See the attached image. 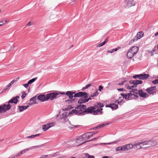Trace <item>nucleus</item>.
Masks as SVG:
<instances>
[{"instance_id": "1", "label": "nucleus", "mask_w": 158, "mask_h": 158, "mask_svg": "<svg viewBox=\"0 0 158 158\" xmlns=\"http://www.w3.org/2000/svg\"><path fill=\"white\" fill-rule=\"evenodd\" d=\"M96 106L94 107H90L87 109H86V106L85 105H80L77 106V110H73L70 111L69 113V114H82L84 113H87L88 114H91L93 115H96L98 114H102V108L98 109L97 110H95Z\"/></svg>"}, {"instance_id": "2", "label": "nucleus", "mask_w": 158, "mask_h": 158, "mask_svg": "<svg viewBox=\"0 0 158 158\" xmlns=\"http://www.w3.org/2000/svg\"><path fill=\"white\" fill-rule=\"evenodd\" d=\"M157 142L155 140H147L139 142L133 145L137 149L147 148L152 147L157 145Z\"/></svg>"}, {"instance_id": "3", "label": "nucleus", "mask_w": 158, "mask_h": 158, "mask_svg": "<svg viewBox=\"0 0 158 158\" xmlns=\"http://www.w3.org/2000/svg\"><path fill=\"white\" fill-rule=\"evenodd\" d=\"M138 50L139 48L136 46L131 48L127 51V56L128 58L131 59L137 53Z\"/></svg>"}, {"instance_id": "4", "label": "nucleus", "mask_w": 158, "mask_h": 158, "mask_svg": "<svg viewBox=\"0 0 158 158\" xmlns=\"http://www.w3.org/2000/svg\"><path fill=\"white\" fill-rule=\"evenodd\" d=\"M43 144H42L40 145L36 146H34L31 147L30 148H25V149H23V150L20 151L19 152L18 154H17V156H20L22 154L25 153L27 152L28 151H29L30 150H31L33 148H39L41 147L42 146Z\"/></svg>"}, {"instance_id": "5", "label": "nucleus", "mask_w": 158, "mask_h": 158, "mask_svg": "<svg viewBox=\"0 0 158 158\" xmlns=\"http://www.w3.org/2000/svg\"><path fill=\"white\" fill-rule=\"evenodd\" d=\"M12 106L9 104L0 105V113H3L10 110Z\"/></svg>"}, {"instance_id": "6", "label": "nucleus", "mask_w": 158, "mask_h": 158, "mask_svg": "<svg viewBox=\"0 0 158 158\" xmlns=\"http://www.w3.org/2000/svg\"><path fill=\"white\" fill-rule=\"evenodd\" d=\"M124 3L125 4L126 7L128 8L134 6L136 4L135 0H125Z\"/></svg>"}, {"instance_id": "7", "label": "nucleus", "mask_w": 158, "mask_h": 158, "mask_svg": "<svg viewBox=\"0 0 158 158\" xmlns=\"http://www.w3.org/2000/svg\"><path fill=\"white\" fill-rule=\"evenodd\" d=\"M73 96L74 97H81L80 98H88L89 94L85 92H80L77 93H75Z\"/></svg>"}, {"instance_id": "8", "label": "nucleus", "mask_w": 158, "mask_h": 158, "mask_svg": "<svg viewBox=\"0 0 158 158\" xmlns=\"http://www.w3.org/2000/svg\"><path fill=\"white\" fill-rule=\"evenodd\" d=\"M149 76L148 74L144 73L143 74H140L136 75L133 77L134 78H138L139 79L145 80L148 79Z\"/></svg>"}, {"instance_id": "9", "label": "nucleus", "mask_w": 158, "mask_h": 158, "mask_svg": "<svg viewBox=\"0 0 158 158\" xmlns=\"http://www.w3.org/2000/svg\"><path fill=\"white\" fill-rule=\"evenodd\" d=\"M59 94V93L57 92H53L48 94L46 95L47 99V100L49 99L52 100L55 98Z\"/></svg>"}, {"instance_id": "10", "label": "nucleus", "mask_w": 158, "mask_h": 158, "mask_svg": "<svg viewBox=\"0 0 158 158\" xmlns=\"http://www.w3.org/2000/svg\"><path fill=\"white\" fill-rule=\"evenodd\" d=\"M146 91L150 94L154 95L156 94V87L154 86L148 88L146 89Z\"/></svg>"}, {"instance_id": "11", "label": "nucleus", "mask_w": 158, "mask_h": 158, "mask_svg": "<svg viewBox=\"0 0 158 158\" xmlns=\"http://www.w3.org/2000/svg\"><path fill=\"white\" fill-rule=\"evenodd\" d=\"M81 135L78 137L76 139V142L77 144L76 145V146H79L87 142V141H85V139L83 138H82V140H80L81 139L80 138V137L81 138Z\"/></svg>"}, {"instance_id": "12", "label": "nucleus", "mask_w": 158, "mask_h": 158, "mask_svg": "<svg viewBox=\"0 0 158 158\" xmlns=\"http://www.w3.org/2000/svg\"><path fill=\"white\" fill-rule=\"evenodd\" d=\"M55 125L54 123H51L46 125H43L42 126V130L45 131L50 127L53 126Z\"/></svg>"}, {"instance_id": "13", "label": "nucleus", "mask_w": 158, "mask_h": 158, "mask_svg": "<svg viewBox=\"0 0 158 158\" xmlns=\"http://www.w3.org/2000/svg\"><path fill=\"white\" fill-rule=\"evenodd\" d=\"M19 98V97L18 96H17L15 97H13L8 101V103L10 104V103H13L15 104H16L18 101V99Z\"/></svg>"}, {"instance_id": "14", "label": "nucleus", "mask_w": 158, "mask_h": 158, "mask_svg": "<svg viewBox=\"0 0 158 158\" xmlns=\"http://www.w3.org/2000/svg\"><path fill=\"white\" fill-rule=\"evenodd\" d=\"M91 98L89 97L88 98H80L78 101V103L81 104L88 102L89 100L91 99Z\"/></svg>"}, {"instance_id": "15", "label": "nucleus", "mask_w": 158, "mask_h": 158, "mask_svg": "<svg viewBox=\"0 0 158 158\" xmlns=\"http://www.w3.org/2000/svg\"><path fill=\"white\" fill-rule=\"evenodd\" d=\"M138 94L140 97L142 98H145L148 97V95L147 93L144 92L142 90H139Z\"/></svg>"}, {"instance_id": "16", "label": "nucleus", "mask_w": 158, "mask_h": 158, "mask_svg": "<svg viewBox=\"0 0 158 158\" xmlns=\"http://www.w3.org/2000/svg\"><path fill=\"white\" fill-rule=\"evenodd\" d=\"M75 93V92L72 91H68L66 92L65 94L69 97V99L72 100V101H74V99L73 98L74 97L73 94Z\"/></svg>"}, {"instance_id": "17", "label": "nucleus", "mask_w": 158, "mask_h": 158, "mask_svg": "<svg viewBox=\"0 0 158 158\" xmlns=\"http://www.w3.org/2000/svg\"><path fill=\"white\" fill-rule=\"evenodd\" d=\"M124 151H127L132 148L134 146L132 143H129L123 146Z\"/></svg>"}, {"instance_id": "18", "label": "nucleus", "mask_w": 158, "mask_h": 158, "mask_svg": "<svg viewBox=\"0 0 158 158\" xmlns=\"http://www.w3.org/2000/svg\"><path fill=\"white\" fill-rule=\"evenodd\" d=\"M143 35V33L142 32H139L137 33L136 36L133 39V41H135L138 39H140L142 37Z\"/></svg>"}, {"instance_id": "19", "label": "nucleus", "mask_w": 158, "mask_h": 158, "mask_svg": "<svg viewBox=\"0 0 158 158\" xmlns=\"http://www.w3.org/2000/svg\"><path fill=\"white\" fill-rule=\"evenodd\" d=\"M106 107H110L113 110H115L118 108V105L114 103H112L106 105Z\"/></svg>"}, {"instance_id": "20", "label": "nucleus", "mask_w": 158, "mask_h": 158, "mask_svg": "<svg viewBox=\"0 0 158 158\" xmlns=\"http://www.w3.org/2000/svg\"><path fill=\"white\" fill-rule=\"evenodd\" d=\"M36 96H35L31 98L29 102H28L27 104L29 105H31L35 104H36Z\"/></svg>"}, {"instance_id": "21", "label": "nucleus", "mask_w": 158, "mask_h": 158, "mask_svg": "<svg viewBox=\"0 0 158 158\" xmlns=\"http://www.w3.org/2000/svg\"><path fill=\"white\" fill-rule=\"evenodd\" d=\"M37 99L41 102L47 101L46 96L44 95H40L38 96Z\"/></svg>"}, {"instance_id": "22", "label": "nucleus", "mask_w": 158, "mask_h": 158, "mask_svg": "<svg viewBox=\"0 0 158 158\" xmlns=\"http://www.w3.org/2000/svg\"><path fill=\"white\" fill-rule=\"evenodd\" d=\"M121 96H123V98L125 99H129L130 96H131L132 95H135V94H132L131 93H129L127 94H124L121 93Z\"/></svg>"}, {"instance_id": "23", "label": "nucleus", "mask_w": 158, "mask_h": 158, "mask_svg": "<svg viewBox=\"0 0 158 158\" xmlns=\"http://www.w3.org/2000/svg\"><path fill=\"white\" fill-rule=\"evenodd\" d=\"M29 107V106H18V108L19 112H21L24 110L27 109L28 107Z\"/></svg>"}, {"instance_id": "24", "label": "nucleus", "mask_w": 158, "mask_h": 158, "mask_svg": "<svg viewBox=\"0 0 158 158\" xmlns=\"http://www.w3.org/2000/svg\"><path fill=\"white\" fill-rule=\"evenodd\" d=\"M68 116V115H67V113L65 112L62 115H60V117L61 119H65L64 120L67 121L68 120L67 119H66V118Z\"/></svg>"}, {"instance_id": "25", "label": "nucleus", "mask_w": 158, "mask_h": 158, "mask_svg": "<svg viewBox=\"0 0 158 158\" xmlns=\"http://www.w3.org/2000/svg\"><path fill=\"white\" fill-rule=\"evenodd\" d=\"M90 137L89 136L88 134L87 133H85L83 135H81V138L80 137V140H82V138H84L85 139L86 138H87V139H89Z\"/></svg>"}, {"instance_id": "26", "label": "nucleus", "mask_w": 158, "mask_h": 158, "mask_svg": "<svg viewBox=\"0 0 158 158\" xmlns=\"http://www.w3.org/2000/svg\"><path fill=\"white\" fill-rule=\"evenodd\" d=\"M104 106V105L103 104L98 103H97V105H95L93 107H94L95 106H96V107H97V108H95V110H97L98 109H98L99 108L103 107Z\"/></svg>"}, {"instance_id": "27", "label": "nucleus", "mask_w": 158, "mask_h": 158, "mask_svg": "<svg viewBox=\"0 0 158 158\" xmlns=\"http://www.w3.org/2000/svg\"><path fill=\"white\" fill-rule=\"evenodd\" d=\"M123 146L121 147H119L115 148V150L116 152L118 151H124Z\"/></svg>"}, {"instance_id": "28", "label": "nucleus", "mask_w": 158, "mask_h": 158, "mask_svg": "<svg viewBox=\"0 0 158 158\" xmlns=\"http://www.w3.org/2000/svg\"><path fill=\"white\" fill-rule=\"evenodd\" d=\"M108 40V39L106 38L103 42L99 44L97 46L99 47L102 46L107 42Z\"/></svg>"}, {"instance_id": "29", "label": "nucleus", "mask_w": 158, "mask_h": 158, "mask_svg": "<svg viewBox=\"0 0 158 158\" xmlns=\"http://www.w3.org/2000/svg\"><path fill=\"white\" fill-rule=\"evenodd\" d=\"M37 77H36L30 80L27 82L28 84H29H29L32 83L37 79Z\"/></svg>"}, {"instance_id": "30", "label": "nucleus", "mask_w": 158, "mask_h": 158, "mask_svg": "<svg viewBox=\"0 0 158 158\" xmlns=\"http://www.w3.org/2000/svg\"><path fill=\"white\" fill-rule=\"evenodd\" d=\"M40 135V134H37L35 135H31L30 136H27L26 138H34L35 137L38 136Z\"/></svg>"}, {"instance_id": "31", "label": "nucleus", "mask_w": 158, "mask_h": 158, "mask_svg": "<svg viewBox=\"0 0 158 158\" xmlns=\"http://www.w3.org/2000/svg\"><path fill=\"white\" fill-rule=\"evenodd\" d=\"M142 83V81L141 80H135V87L137 86V85L139 84H141Z\"/></svg>"}, {"instance_id": "32", "label": "nucleus", "mask_w": 158, "mask_h": 158, "mask_svg": "<svg viewBox=\"0 0 158 158\" xmlns=\"http://www.w3.org/2000/svg\"><path fill=\"white\" fill-rule=\"evenodd\" d=\"M98 90L93 94L90 95H89V96L90 97H94L98 95Z\"/></svg>"}, {"instance_id": "33", "label": "nucleus", "mask_w": 158, "mask_h": 158, "mask_svg": "<svg viewBox=\"0 0 158 158\" xmlns=\"http://www.w3.org/2000/svg\"><path fill=\"white\" fill-rule=\"evenodd\" d=\"M85 155L86 157H87L88 158H94V156H90L87 153H85Z\"/></svg>"}, {"instance_id": "34", "label": "nucleus", "mask_w": 158, "mask_h": 158, "mask_svg": "<svg viewBox=\"0 0 158 158\" xmlns=\"http://www.w3.org/2000/svg\"><path fill=\"white\" fill-rule=\"evenodd\" d=\"M91 85V84H89L86 85L84 87H83L82 89V90L83 91L84 89H87L89 87H90Z\"/></svg>"}, {"instance_id": "35", "label": "nucleus", "mask_w": 158, "mask_h": 158, "mask_svg": "<svg viewBox=\"0 0 158 158\" xmlns=\"http://www.w3.org/2000/svg\"><path fill=\"white\" fill-rule=\"evenodd\" d=\"M7 22L5 20H2L1 22V23L0 24V26H2V25H4L5 23H6Z\"/></svg>"}, {"instance_id": "36", "label": "nucleus", "mask_w": 158, "mask_h": 158, "mask_svg": "<svg viewBox=\"0 0 158 158\" xmlns=\"http://www.w3.org/2000/svg\"><path fill=\"white\" fill-rule=\"evenodd\" d=\"M105 125V124H102V125H99L96 127H94L95 130L97 129H98L100 128V127H103Z\"/></svg>"}, {"instance_id": "37", "label": "nucleus", "mask_w": 158, "mask_h": 158, "mask_svg": "<svg viewBox=\"0 0 158 158\" xmlns=\"http://www.w3.org/2000/svg\"><path fill=\"white\" fill-rule=\"evenodd\" d=\"M26 95H27V94H26L25 92H23L22 93V95L21 96V97H22V99L24 98H25Z\"/></svg>"}, {"instance_id": "38", "label": "nucleus", "mask_w": 158, "mask_h": 158, "mask_svg": "<svg viewBox=\"0 0 158 158\" xmlns=\"http://www.w3.org/2000/svg\"><path fill=\"white\" fill-rule=\"evenodd\" d=\"M123 101V99H122V98L121 97H119L118 99V104H119Z\"/></svg>"}, {"instance_id": "39", "label": "nucleus", "mask_w": 158, "mask_h": 158, "mask_svg": "<svg viewBox=\"0 0 158 158\" xmlns=\"http://www.w3.org/2000/svg\"><path fill=\"white\" fill-rule=\"evenodd\" d=\"M152 83L154 84H156L158 83V79H155L152 81Z\"/></svg>"}, {"instance_id": "40", "label": "nucleus", "mask_w": 158, "mask_h": 158, "mask_svg": "<svg viewBox=\"0 0 158 158\" xmlns=\"http://www.w3.org/2000/svg\"><path fill=\"white\" fill-rule=\"evenodd\" d=\"M72 100L70 99H68L65 101V102H67L68 103H70L72 102Z\"/></svg>"}, {"instance_id": "41", "label": "nucleus", "mask_w": 158, "mask_h": 158, "mask_svg": "<svg viewBox=\"0 0 158 158\" xmlns=\"http://www.w3.org/2000/svg\"><path fill=\"white\" fill-rule=\"evenodd\" d=\"M10 86L9 85V84H8L6 86H5L2 92H3L4 91L6 90Z\"/></svg>"}, {"instance_id": "42", "label": "nucleus", "mask_w": 158, "mask_h": 158, "mask_svg": "<svg viewBox=\"0 0 158 158\" xmlns=\"http://www.w3.org/2000/svg\"><path fill=\"white\" fill-rule=\"evenodd\" d=\"M130 83L131 84H133L135 86V80H131L130 81Z\"/></svg>"}, {"instance_id": "43", "label": "nucleus", "mask_w": 158, "mask_h": 158, "mask_svg": "<svg viewBox=\"0 0 158 158\" xmlns=\"http://www.w3.org/2000/svg\"><path fill=\"white\" fill-rule=\"evenodd\" d=\"M120 48V47H117V48H115V49H112L113 52H115V51H117Z\"/></svg>"}, {"instance_id": "44", "label": "nucleus", "mask_w": 158, "mask_h": 158, "mask_svg": "<svg viewBox=\"0 0 158 158\" xmlns=\"http://www.w3.org/2000/svg\"><path fill=\"white\" fill-rule=\"evenodd\" d=\"M87 133L88 134L89 136L91 137L93 135V133L92 132H88Z\"/></svg>"}, {"instance_id": "45", "label": "nucleus", "mask_w": 158, "mask_h": 158, "mask_svg": "<svg viewBox=\"0 0 158 158\" xmlns=\"http://www.w3.org/2000/svg\"><path fill=\"white\" fill-rule=\"evenodd\" d=\"M29 84H28V83L27 84H23V86L26 88H27L28 87Z\"/></svg>"}, {"instance_id": "46", "label": "nucleus", "mask_w": 158, "mask_h": 158, "mask_svg": "<svg viewBox=\"0 0 158 158\" xmlns=\"http://www.w3.org/2000/svg\"><path fill=\"white\" fill-rule=\"evenodd\" d=\"M15 81L14 80H13L12 81H11L9 84V85L10 86L12 85L15 82Z\"/></svg>"}, {"instance_id": "47", "label": "nucleus", "mask_w": 158, "mask_h": 158, "mask_svg": "<svg viewBox=\"0 0 158 158\" xmlns=\"http://www.w3.org/2000/svg\"><path fill=\"white\" fill-rule=\"evenodd\" d=\"M125 87L127 89H131V88H130V86L128 85H125Z\"/></svg>"}, {"instance_id": "48", "label": "nucleus", "mask_w": 158, "mask_h": 158, "mask_svg": "<svg viewBox=\"0 0 158 158\" xmlns=\"http://www.w3.org/2000/svg\"><path fill=\"white\" fill-rule=\"evenodd\" d=\"M98 137H95V138H93L91 140H88L87 141V142H89V141H94V140H95L96 139H98Z\"/></svg>"}, {"instance_id": "49", "label": "nucleus", "mask_w": 158, "mask_h": 158, "mask_svg": "<svg viewBox=\"0 0 158 158\" xmlns=\"http://www.w3.org/2000/svg\"><path fill=\"white\" fill-rule=\"evenodd\" d=\"M19 156H17V154L15 156H12L8 158H15L16 157Z\"/></svg>"}, {"instance_id": "50", "label": "nucleus", "mask_w": 158, "mask_h": 158, "mask_svg": "<svg viewBox=\"0 0 158 158\" xmlns=\"http://www.w3.org/2000/svg\"><path fill=\"white\" fill-rule=\"evenodd\" d=\"M103 89V87L102 85H100L99 86V90L101 92L102 89Z\"/></svg>"}, {"instance_id": "51", "label": "nucleus", "mask_w": 158, "mask_h": 158, "mask_svg": "<svg viewBox=\"0 0 158 158\" xmlns=\"http://www.w3.org/2000/svg\"><path fill=\"white\" fill-rule=\"evenodd\" d=\"M125 82V81H123L122 82L119 83V84H118V85H122L124 84V82Z\"/></svg>"}, {"instance_id": "52", "label": "nucleus", "mask_w": 158, "mask_h": 158, "mask_svg": "<svg viewBox=\"0 0 158 158\" xmlns=\"http://www.w3.org/2000/svg\"><path fill=\"white\" fill-rule=\"evenodd\" d=\"M31 25V23L29 22L27 25V26H30Z\"/></svg>"}, {"instance_id": "53", "label": "nucleus", "mask_w": 158, "mask_h": 158, "mask_svg": "<svg viewBox=\"0 0 158 158\" xmlns=\"http://www.w3.org/2000/svg\"><path fill=\"white\" fill-rule=\"evenodd\" d=\"M107 52L110 53H112L113 52L112 49H111L109 50Z\"/></svg>"}, {"instance_id": "54", "label": "nucleus", "mask_w": 158, "mask_h": 158, "mask_svg": "<svg viewBox=\"0 0 158 158\" xmlns=\"http://www.w3.org/2000/svg\"><path fill=\"white\" fill-rule=\"evenodd\" d=\"M70 108H65L64 109V110L66 111H67L70 110Z\"/></svg>"}, {"instance_id": "55", "label": "nucleus", "mask_w": 158, "mask_h": 158, "mask_svg": "<svg viewBox=\"0 0 158 158\" xmlns=\"http://www.w3.org/2000/svg\"><path fill=\"white\" fill-rule=\"evenodd\" d=\"M118 90L120 91H123V88H119L118 89Z\"/></svg>"}, {"instance_id": "56", "label": "nucleus", "mask_w": 158, "mask_h": 158, "mask_svg": "<svg viewBox=\"0 0 158 158\" xmlns=\"http://www.w3.org/2000/svg\"><path fill=\"white\" fill-rule=\"evenodd\" d=\"M110 157H108L107 156H103L102 158H109Z\"/></svg>"}, {"instance_id": "57", "label": "nucleus", "mask_w": 158, "mask_h": 158, "mask_svg": "<svg viewBox=\"0 0 158 158\" xmlns=\"http://www.w3.org/2000/svg\"><path fill=\"white\" fill-rule=\"evenodd\" d=\"M130 88H131V89L135 87V85H134L130 86Z\"/></svg>"}, {"instance_id": "58", "label": "nucleus", "mask_w": 158, "mask_h": 158, "mask_svg": "<svg viewBox=\"0 0 158 158\" xmlns=\"http://www.w3.org/2000/svg\"><path fill=\"white\" fill-rule=\"evenodd\" d=\"M60 94H61L64 95L65 94V93L64 92H62L61 93H60Z\"/></svg>"}, {"instance_id": "59", "label": "nucleus", "mask_w": 158, "mask_h": 158, "mask_svg": "<svg viewBox=\"0 0 158 158\" xmlns=\"http://www.w3.org/2000/svg\"><path fill=\"white\" fill-rule=\"evenodd\" d=\"M155 35L156 36H157L158 35V31L155 34Z\"/></svg>"}, {"instance_id": "60", "label": "nucleus", "mask_w": 158, "mask_h": 158, "mask_svg": "<svg viewBox=\"0 0 158 158\" xmlns=\"http://www.w3.org/2000/svg\"><path fill=\"white\" fill-rule=\"evenodd\" d=\"M98 132V131H95V132H93V135L94 134H96Z\"/></svg>"}, {"instance_id": "61", "label": "nucleus", "mask_w": 158, "mask_h": 158, "mask_svg": "<svg viewBox=\"0 0 158 158\" xmlns=\"http://www.w3.org/2000/svg\"><path fill=\"white\" fill-rule=\"evenodd\" d=\"M151 55L152 56H153V52H151Z\"/></svg>"}, {"instance_id": "62", "label": "nucleus", "mask_w": 158, "mask_h": 158, "mask_svg": "<svg viewBox=\"0 0 158 158\" xmlns=\"http://www.w3.org/2000/svg\"><path fill=\"white\" fill-rule=\"evenodd\" d=\"M92 130H95L94 127H93L91 129Z\"/></svg>"}, {"instance_id": "63", "label": "nucleus", "mask_w": 158, "mask_h": 158, "mask_svg": "<svg viewBox=\"0 0 158 158\" xmlns=\"http://www.w3.org/2000/svg\"><path fill=\"white\" fill-rule=\"evenodd\" d=\"M135 96H136L137 98H138L139 97L138 95H135Z\"/></svg>"}, {"instance_id": "64", "label": "nucleus", "mask_w": 158, "mask_h": 158, "mask_svg": "<svg viewBox=\"0 0 158 158\" xmlns=\"http://www.w3.org/2000/svg\"><path fill=\"white\" fill-rule=\"evenodd\" d=\"M71 158H76L75 157H71Z\"/></svg>"}]
</instances>
